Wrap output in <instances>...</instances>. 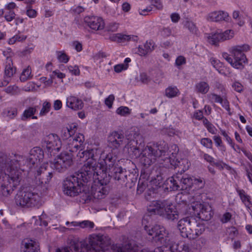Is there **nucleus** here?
I'll return each mask as SVG.
<instances>
[{"label": "nucleus", "instance_id": "1", "mask_svg": "<svg viewBox=\"0 0 252 252\" xmlns=\"http://www.w3.org/2000/svg\"><path fill=\"white\" fill-rule=\"evenodd\" d=\"M70 248L74 252H138V246L134 241L127 240L123 246L111 244V239L107 236L94 234L90 236L89 243L74 239L71 242Z\"/></svg>", "mask_w": 252, "mask_h": 252}, {"label": "nucleus", "instance_id": "2", "mask_svg": "<svg viewBox=\"0 0 252 252\" xmlns=\"http://www.w3.org/2000/svg\"><path fill=\"white\" fill-rule=\"evenodd\" d=\"M41 186L35 188H29L19 191L15 197V202L17 206L22 208L38 207L42 204V197L45 194L46 187L43 190Z\"/></svg>", "mask_w": 252, "mask_h": 252}, {"label": "nucleus", "instance_id": "3", "mask_svg": "<svg viewBox=\"0 0 252 252\" xmlns=\"http://www.w3.org/2000/svg\"><path fill=\"white\" fill-rule=\"evenodd\" d=\"M127 149H129V148ZM138 149H139L138 148ZM130 150H131L130 148ZM130 151L134 153L136 157L140 155V154L136 155V152H134L133 150L129 151V152H130ZM170 152V151H169L168 144L164 142L153 144L152 145H147L141 153L139 151V153H140V162L144 166L149 167L156 161L158 158L162 156L169 155Z\"/></svg>", "mask_w": 252, "mask_h": 252}, {"label": "nucleus", "instance_id": "4", "mask_svg": "<svg viewBox=\"0 0 252 252\" xmlns=\"http://www.w3.org/2000/svg\"><path fill=\"white\" fill-rule=\"evenodd\" d=\"M83 171L75 173L73 175L67 177L63 181V191L64 194L70 196L78 195L82 191L85 192V188L89 183V178ZM90 184L88 185V186Z\"/></svg>", "mask_w": 252, "mask_h": 252}, {"label": "nucleus", "instance_id": "5", "mask_svg": "<svg viewBox=\"0 0 252 252\" xmlns=\"http://www.w3.org/2000/svg\"><path fill=\"white\" fill-rule=\"evenodd\" d=\"M177 227L183 237L195 239L205 231V227L201 220L194 216L185 217L178 222Z\"/></svg>", "mask_w": 252, "mask_h": 252}, {"label": "nucleus", "instance_id": "6", "mask_svg": "<svg viewBox=\"0 0 252 252\" xmlns=\"http://www.w3.org/2000/svg\"><path fill=\"white\" fill-rule=\"evenodd\" d=\"M139 134L135 131H131L129 134L126 135L125 138L123 134L117 131L112 132L108 137V146L113 149H117L121 146L126 144L125 148H130L131 150H133L134 152H136V155H139V151L137 146L134 144H137L134 139Z\"/></svg>", "mask_w": 252, "mask_h": 252}, {"label": "nucleus", "instance_id": "7", "mask_svg": "<svg viewBox=\"0 0 252 252\" xmlns=\"http://www.w3.org/2000/svg\"><path fill=\"white\" fill-rule=\"evenodd\" d=\"M249 50L250 46L247 44L233 46L229 50L230 55L224 53L222 54V57L232 67L242 69L244 64L247 63L245 52Z\"/></svg>", "mask_w": 252, "mask_h": 252}, {"label": "nucleus", "instance_id": "8", "mask_svg": "<svg viewBox=\"0 0 252 252\" xmlns=\"http://www.w3.org/2000/svg\"><path fill=\"white\" fill-rule=\"evenodd\" d=\"M101 153L100 149L97 148L87 149L82 152H79L77 157L80 158H85L86 163L84 164L81 168L89 178L94 174L95 170L99 168L98 166V159Z\"/></svg>", "mask_w": 252, "mask_h": 252}, {"label": "nucleus", "instance_id": "9", "mask_svg": "<svg viewBox=\"0 0 252 252\" xmlns=\"http://www.w3.org/2000/svg\"><path fill=\"white\" fill-rule=\"evenodd\" d=\"M4 172L5 175L1 184L0 192L3 196H8L20 184L21 171L12 170L9 172Z\"/></svg>", "mask_w": 252, "mask_h": 252}, {"label": "nucleus", "instance_id": "10", "mask_svg": "<svg viewBox=\"0 0 252 252\" xmlns=\"http://www.w3.org/2000/svg\"><path fill=\"white\" fill-rule=\"evenodd\" d=\"M166 184L172 190H186L193 185V179L188 175L177 173L166 180Z\"/></svg>", "mask_w": 252, "mask_h": 252}, {"label": "nucleus", "instance_id": "11", "mask_svg": "<svg viewBox=\"0 0 252 252\" xmlns=\"http://www.w3.org/2000/svg\"><path fill=\"white\" fill-rule=\"evenodd\" d=\"M145 229L149 235L155 238L156 241H159L163 246L170 245L168 232L163 226L157 224L150 228L145 226Z\"/></svg>", "mask_w": 252, "mask_h": 252}, {"label": "nucleus", "instance_id": "12", "mask_svg": "<svg viewBox=\"0 0 252 252\" xmlns=\"http://www.w3.org/2000/svg\"><path fill=\"white\" fill-rule=\"evenodd\" d=\"M72 163L71 154L64 152L59 155L55 161L51 163V167L59 172H63L70 167Z\"/></svg>", "mask_w": 252, "mask_h": 252}, {"label": "nucleus", "instance_id": "13", "mask_svg": "<svg viewBox=\"0 0 252 252\" xmlns=\"http://www.w3.org/2000/svg\"><path fill=\"white\" fill-rule=\"evenodd\" d=\"M43 145L51 154H56L60 150L62 143L59 137L56 134H50L46 136L43 140Z\"/></svg>", "mask_w": 252, "mask_h": 252}, {"label": "nucleus", "instance_id": "14", "mask_svg": "<svg viewBox=\"0 0 252 252\" xmlns=\"http://www.w3.org/2000/svg\"><path fill=\"white\" fill-rule=\"evenodd\" d=\"M108 190L107 188L103 186L100 185L99 186H96L95 184L92 185L91 189L88 192L85 190L84 193L86 194L85 201H90L93 198L97 199H101L108 194Z\"/></svg>", "mask_w": 252, "mask_h": 252}, {"label": "nucleus", "instance_id": "15", "mask_svg": "<svg viewBox=\"0 0 252 252\" xmlns=\"http://www.w3.org/2000/svg\"><path fill=\"white\" fill-rule=\"evenodd\" d=\"M47 164H44L42 165L37 170L35 175V178L36 180V182L38 181L39 184L42 185H38L37 186H41L42 188H40L41 190H43L44 187H47L45 186L49 182L51 178H52V173L48 171L47 170ZM45 193L46 192L47 189L45 190Z\"/></svg>", "mask_w": 252, "mask_h": 252}, {"label": "nucleus", "instance_id": "16", "mask_svg": "<svg viewBox=\"0 0 252 252\" xmlns=\"http://www.w3.org/2000/svg\"><path fill=\"white\" fill-rule=\"evenodd\" d=\"M166 203L167 201L165 200L153 201L147 206V211L151 215H158L162 216Z\"/></svg>", "mask_w": 252, "mask_h": 252}, {"label": "nucleus", "instance_id": "17", "mask_svg": "<svg viewBox=\"0 0 252 252\" xmlns=\"http://www.w3.org/2000/svg\"><path fill=\"white\" fill-rule=\"evenodd\" d=\"M104 168H97V169L95 170V172L90 177L89 179V182H91L94 180H98V182L100 185L102 186L107 185L110 181L111 177L109 175H107L106 171L104 172Z\"/></svg>", "mask_w": 252, "mask_h": 252}, {"label": "nucleus", "instance_id": "18", "mask_svg": "<svg viewBox=\"0 0 252 252\" xmlns=\"http://www.w3.org/2000/svg\"><path fill=\"white\" fill-rule=\"evenodd\" d=\"M198 208L200 211L197 213V220H202L208 221L212 217V213L211 212V208L209 205H202L201 204H197L195 206H192V209L195 210V208Z\"/></svg>", "mask_w": 252, "mask_h": 252}, {"label": "nucleus", "instance_id": "19", "mask_svg": "<svg viewBox=\"0 0 252 252\" xmlns=\"http://www.w3.org/2000/svg\"><path fill=\"white\" fill-rule=\"evenodd\" d=\"M84 140V136L81 133H78L75 136L72 137L68 142V150L72 153L77 152L81 147Z\"/></svg>", "mask_w": 252, "mask_h": 252}, {"label": "nucleus", "instance_id": "20", "mask_svg": "<svg viewBox=\"0 0 252 252\" xmlns=\"http://www.w3.org/2000/svg\"><path fill=\"white\" fill-rule=\"evenodd\" d=\"M84 22L92 29L101 30L104 28V22L103 19L97 16H86Z\"/></svg>", "mask_w": 252, "mask_h": 252}, {"label": "nucleus", "instance_id": "21", "mask_svg": "<svg viewBox=\"0 0 252 252\" xmlns=\"http://www.w3.org/2000/svg\"><path fill=\"white\" fill-rule=\"evenodd\" d=\"M113 171V178L119 184L123 185L127 182L128 173L126 169L122 167H115Z\"/></svg>", "mask_w": 252, "mask_h": 252}, {"label": "nucleus", "instance_id": "22", "mask_svg": "<svg viewBox=\"0 0 252 252\" xmlns=\"http://www.w3.org/2000/svg\"><path fill=\"white\" fill-rule=\"evenodd\" d=\"M6 60V65L4 71L5 78L3 81L1 83L0 86H4L7 85L9 81L8 79L11 78L16 72V68L12 66V62L11 59L7 57Z\"/></svg>", "mask_w": 252, "mask_h": 252}, {"label": "nucleus", "instance_id": "23", "mask_svg": "<svg viewBox=\"0 0 252 252\" xmlns=\"http://www.w3.org/2000/svg\"><path fill=\"white\" fill-rule=\"evenodd\" d=\"M43 158L44 153L40 148L35 147L31 150L29 160L33 165L42 161Z\"/></svg>", "mask_w": 252, "mask_h": 252}, {"label": "nucleus", "instance_id": "24", "mask_svg": "<svg viewBox=\"0 0 252 252\" xmlns=\"http://www.w3.org/2000/svg\"><path fill=\"white\" fill-rule=\"evenodd\" d=\"M66 105L67 107L76 111L81 110L83 108L84 103L81 99L70 95L66 98Z\"/></svg>", "mask_w": 252, "mask_h": 252}, {"label": "nucleus", "instance_id": "25", "mask_svg": "<svg viewBox=\"0 0 252 252\" xmlns=\"http://www.w3.org/2000/svg\"><path fill=\"white\" fill-rule=\"evenodd\" d=\"M228 19V13L223 11L212 12L207 16V20L211 22H219L223 20L227 21Z\"/></svg>", "mask_w": 252, "mask_h": 252}, {"label": "nucleus", "instance_id": "26", "mask_svg": "<svg viewBox=\"0 0 252 252\" xmlns=\"http://www.w3.org/2000/svg\"><path fill=\"white\" fill-rule=\"evenodd\" d=\"M162 217L167 220H173L178 219L179 215L175 206L167 202Z\"/></svg>", "mask_w": 252, "mask_h": 252}, {"label": "nucleus", "instance_id": "27", "mask_svg": "<svg viewBox=\"0 0 252 252\" xmlns=\"http://www.w3.org/2000/svg\"><path fill=\"white\" fill-rule=\"evenodd\" d=\"M22 244L26 249L24 252H39V246L37 242L31 239H26L23 241Z\"/></svg>", "mask_w": 252, "mask_h": 252}, {"label": "nucleus", "instance_id": "28", "mask_svg": "<svg viewBox=\"0 0 252 252\" xmlns=\"http://www.w3.org/2000/svg\"><path fill=\"white\" fill-rule=\"evenodd\" d=\"M169 246L170 252H189L190 251V246L188 244L173 243Z\"/></svg>", "mask_w": 252, "mask_h": 252}, {"label": "nucleus", "instance_id": "29", "mask_svg": "<svg viewBox=\"0 0 252 252\" xmlns=\"http://www.w3.org/2000/svg\"><path fill=\"white\" fill-rule=\"evenodd\" d=\"M116 160L117 158L115 156L113 157L112 154L109 153L103 159L105 164L103 165L100 163V166L102 168L104 167L106 171L108 170H110L113 167Z\"/></svg>", "mask_w": 252, "mask_h": 252}, {"label": "nucleus", "instance_id": "30", "mask_svg": "<svg viewBox=\"0 0 252 252\" xmlns=\"http://www.w3.org/2000/svg\"><path fill=\"white\" fill-rule=\"evenodd\" d=\"M77 130V126L72 124L69 126L64 128L62 130V137L64 139L71 138L73 135L76 133Z\"/></svg>", "mask_w": 252, "mask_h": 252}, {"label": "nucleus", "instance_id": "31", "mask_svg": "<svg viewBox=\"0 0 252 252\" xmlns=\"http://www.w3.org/2000/svg\"><path fill=\"white\" fill-rule=\"evenodd\" d=\"M194 89L197 93L205 94L209 92L210 86L207 82L202 81L195 84Z\"/></svg>", "mask_w": 252, "mask_h": 252}, {"label": "nucleus", "instance_id": "32", "mask_svg": "<svg viewBox=\"0 0 252 252\" xmlns=\"http://www.w3.org/2000/svg\"><path fill=\"white\" fill-rule=\"evenodd\" d=\"M38 106H33L27 107L24 111L21 116V120L22 121H26L33 116L37 111Z\"/></svg>", "mask_w": 252, "mask_h": 252}, {"label": "nucleus", "instance_id": "33", "mask_svg": "<svg viewBox=\"0 0 252 252\" xmlns=\"http://www.w3.org/2000/svg\"><path fill=\"white\" fill-rule=\"evenodd\" d=\"M210 97L213 99L215 102L221 104V106L226 110H229L228 101L226 99L223 98V97H221L215 94H212L210 95Z\"/></svg>", "mask_w": 252, "mask_h": 252}, {"label": "nucleus", "instance_id": "34", "mask_svg": "<svg viewBox=\"0 0 252 252\" xmlns=\"http://www.w3.org/2000/svg\"><path fill=\"white\" fill-rule=\"evenodd\" d=\"M153 49L152 44L150 42L147 41L144 44L140 45L138 48V52L141 56H145Z\"/></svg>", "mask_w": 252, "mask_h": 252}, {"label": "nucleus", "instance_id": "35", "mask_svg": "<svg viewBox=\"0 0 252 252\" xmlns=\"http://www.w3.org/2000/svg\"><path fill=\"white\" fill-rule=\"evenodd\" d=\"M221 36L220 32L211 33L208 36V42L212 45H216L218 42L222 41Z\"/></svg>", "mask_w": 252, "mask_h": 252}, {"label": "nucleus", "instance_id": "36", "mask_svg": "<svg viewBox=\"0 0 252 252\" xmlns=\"http://www.w3.org/2000/svg\"><path fill=\"white\" fill-rule=\"evenodd\" d=\"M129 35L123 34L121 33L114 34L110 36V39L113 41L121 42L124 41L129 40Z\"/></svg>", "mask_w": 252, "mask_h": 252}, {"label": "nucleus", "instance_id": "37", "mask_svg": "<svg viewBox=\"0 0 252 252\" xmlns=\"http://www.w3.org/2000/svg\"><path fill=\"white\" fill-rule=\"evenodd\" d=\"M71 224L73 226H79L81 228L88 227L90 228H92L94 226V223L89 220H84L82 222L72 221L71 222Z\"/></svg>", "mask_w": 252, "mask_h": 252}, {"label": "nucleus", "instance_id": "38", "mask_svg": "<svg viewBox=\"0 0 252 252\" xmlns=\"http://www.w3.org/2000/svg\"><path fill=\"white\" fill-rule=\"evenodd\" d=\"M31 69L29 67L24 69L22 71L20 77V79L22 82L26 81L31 79L32 77L31 75Z\"/></svg>", "mask_w": 252, "mask_h": 252}, {"label": "nucleus", "instance_id": "39", "mask_svg": "<svg viewBox=\"0 0 252 252\" xmlns=\"http://www.w3.org/2000/svg\"><path fill=\"white\" fill-rule=\"evenodd\" d=\"M179 91L176 87H169L165 90L166 96L169 98H172L177 96Z\"/></svg>", "mask_w": 252, "mask_h": 252}, {"label": "nucleus", "instance_id": "40", "mask_svg": "<svg viewBox=\"0 0 252 252\" xmlns=\"http://www.w3.org/2000/svg\"><path fill=\"white\" fill-rule=\"evenodd\" d=\"M207 239L204 237H200L194 243V248L196 250H200L206 245Z\"/></svg>", "mask_w": 252, "mask_h": 252}, {"label": "nucleus", "instance_id": "41", "mask_svg": "<svg viewBox=\"0 0 252 252\" xmlns=\"http://www.w3.org/2000/svg\"><path fill=\"white\" fill-rule=\"evenodd\" d=\"M185 26L192 33L195 34L197 33L198 29L195 24L192 21H187Z\"/></svg>", "mask_w": 252, "mask_h": 252}, {"label": "nucleus", "instance_id": "42", "mask_svg": "<svg viewBox=\"0 0 252 252\" xmlns=\"http://www.w3.org/2000/svg\"><path fill=\"white\" fill-rule=\"evenodd\" d=\"M116 113L122 116H126L130 114L131 110L127 107L121 106L117 109Z\"/></svg>", "mask_w": 252, "mask_h": 252}, {"label": "nucleus", "instance_id": "43", "mask_svg": "<svg viewBox=\"0 0 252 252\" xmlns=\"http://www.w3.org/2000/svg\"><path fill=\"white\" fill-rule=\"evenodd\" d=\"M27 38V36L21 34H16L10 38L8 41L9 44H13L16 41H23Z\"/></svg>", "mask_w": 252, "mask_h": 252}, {"label": "nucleus", "instance_id": "44", "mask_svg": "<svg viewBox=\"0 0 252 252\" xmlns=\"http://www.w3.org/2000/svg\"><path fill=\"white\" fill-rule=\"evenodd\" d=\"M51 108V104L49 102L45 101L43 103L42 108L39 113V115L40 116H45L47 113H48Z\"/></svg>", "mask_w": 252, "mask_h": 252}, {"label": "nucleus", "instance_id": "45", "mask_svg": "<svg viewBox=\"0 0 252 252\" xmlns=\"http://www.w3.org/2000/svg\"><path fill=\"white\" fill-rule=\"evenodd\" d=\"M236 191L243 203L251 199V197L246 193L244 190L237 189Z\"/></svg>", "mask_w": 252, "mask_h": 252}, {"label": "nucleus", "instance_id": "46", "mask_svg": "<svg viewBox=\"0 0 252 252\" xmlns=\"http://www.w3.org/2000/svg\"><path fill=\"white\" fill-rule=\"evenodd\" d=\"M57 53V58L60 62L66 63L69 60V57L64 52L58 51Z\"/></svg>", "mask_w": 252, "mask_h": 252}, {"label": "nucleus", "instance_id": "47", "mask_svg": "<svg viewBox=\"0 0 252 252\" xmlns=\"http://www.w3.org/2000/svg\"><path fill=\"white\" fill-rule=\"evenodd\" d=\"M220 34L221 35L222 41L232 38L234 35V33L231 30H226L224 32H220Z\"/></svg>", "mask_w": 252, "mask_h": 252}, {"label": "nucleus", "instance_id": "48", "mask_svg": "<svg viewBox=\"0 0 252 252\" xmlns=\"http://www.w3.org/2000/svg\"><path fill=\"white\" fill-rule=\"evenodd\" d=\"M147 186V184L146 182L143 181H141L140 180H139L138 182L137 189V191L138 193H142L146 189Z\"/></svg>", "mask_w": 252, "mask_h": 252}, {"label": "nucleus", "instance_id": "49", "mask_svg": "<svg viewBox=\"0 0 252 252\" xmlns=\"http://www.w3.org/2000/svg\"><path fill=\"white\" fill-rule=\"evenodd\" d=\"M4 91L7 94L15 95L18 93V88L15 86H10L5 88Z\"/></svg>", "mask_w": 252, "mask_h": 252}, {"label": "nucleus", "instance_id": "50", "mask_svg": "<svg viewBox=\"0 0 252 252\" xmlns=\"http://www.w3.org/2000/svg\"><path fill=\"white\" fill-rule=\"evenodd\" d=\"M38 220H37L36 223L39 225H43L44 226H47L48 225V222L46 220H44L46 218L45 214H42L41 215L38 217Z\"/></svg>", "mask_w": 252, "mask_h": 252}, {"label": "nucleus", "instance_id": "51", "mask_svg": "<svg viewBox=\"0 0 252 252\" xmlns=\"http://www.w3.org/2000/svg\"><path fill=\"white\" fill-rule=\"evenodd\" d=\"M201 144L207 148H212L213 142L212 140L208 138H204L201 140Z\"/></svg>", "mask_w": 252, "mask_h": 252}, {"label": "nucleus", "instance_id": "52", "mask_svg": "<svg viewBox=\"0 0 252 252\" xmlns=\"http://www.w3.org/2000/svg\"><path fill=\"white\" fill-rule=\"evenodd\" d=\"M128 65L125 64H118L114 66V70L117 73H120L123 70H126L128 68Z\"/></svg>", "mask_w": 252, "mask_h": 252}, {"label": "nucleus", "instance_id": "53", "mask_svg": "<svg viewBox=\"0 0 252 252\" xmlns=\"http://www.w3.org/2000/svg\"><path fill=\"white\" fill-rule=\"evenodd\" d=\"M213 139L214 140L216 145L217 147H220L221 150H223L224 151L225 150V147L222 145V142L220 137L219 136H214L213 137Z\"/></svg>", "mask_w": 252, "mask_h": 252}, {"label": "nucleus", "instance_id": "54", "mask_svg": "<svg viewBox=\"0 0 252 252\" xmlns=\"http://www.w3.org/2000/svg\"><path fill=\"white\" fill-rule=\"evenodd\" d=\"M221 134L225 138L226 140L230 144L231 146L234 149V150L235 151H237V150L235 148V144L232 142V139L227 135L225 131L222 130Z\"/></svg>", "mask_w": 252, "mask_h": 252}, {"label": "nucleus", "instance_id": "55", "mask_svg": "<svg viewBox=\"0 0 252 252\" xmlns=\"http://www.w3.org/2000/svg\"><path fill=\"white\" fill-rule=\"evenodd\" d=\"M115 97L113 94H110L105 99V104L109 108H111Z\"/></svg>", "mask_w": 252, "mask_h": 252}, {"label": "nucleus", "instance_id": "56", "mask_svg": "<svg viewBox=\"0 0 252 252\" xmlns=\"http://www.w3.org/2000/svg\"><path fill=\"white\" fill-rule=\"evenodd\" d=\"M232 87L235 91L239 93L241 92L243 90V85L239 82H235Z\"/></svg>", "mask_w": 252, "mask_h": 252}, {"label": "nucleus", "instance_id": "57", "mask_svg": "<svg viewBox=\"0 0 252 252\" xmlns=\"http://www.w3.org/2000/svg\"><path fill=\"white\" fill-rule=\"evenodd\" d=\"M139 81H141L143 84H147L149 82L150 79L146 73H142L139 76Z\"/></svg>", "mask_w": 252, "mask_h": 252}, {"label": "nucleus", "instance_id": "58", "mask_svg": "<svg viewBox=\"0 0 252 252\" xmlns=\"http://www.w3.org/2000/svg\"><path fill=\"white\" fill-rule=\"evenodd\" d=\"M210 61L214 67L217 70H219V68L221 66L220 62L214 58H211Z\"/></svg>", "mask_w": 252, "mask_h": 252}, {"label": "nucleus", "instance_id": "59", "mask_svg": "<svg viewBox=\"0 0 252 252\" xmlns=\"http://www.w3.org/2000/svg\"><path fill=\"white\" fill-rule=\"evenodd\" d=\"M70 72L75 75H78L80 73V70L78 67L76 65L75 66H69L68 67Z\"/></svg>", "mask_w": 252, "mask_h": 252}, {"label": "nucleus", "instance_id": "60", "mask_svg": "<svg viewBox=\"0 0 252 252\" xmlns=\"http://www.w3.org/2000/svg\"><path fill=\"white\" fill-rule=\"evenodd\" d=\"M231 217L232 215L230 213L226 212L223 215L220 220L222 223H226L230 220Z\"/></svg>", "mask_w": 252, "mask_h": 252}, {"label": "nucleus", "instance_id": "61", "mask_svg": "<svg viewBox=\"0 0 252 252\" xmlns=\"http://www.w3.org/2000/svg\"><path fill=\"white\" fill-rule=\"evenodd\" d=\"M15 14L13 11L10 10L9 12L7 14H5L4 17L5 20L7 22H10L12 20H13L14 19H15Z\"/></svg>", "mask_w": 252, "mask_h": 252}, {"label": "nucleus", "instance_id": "62", "mask_svg": "<svg viewBox=\"0 0 252 252\" xmlns=\"http://www.w3.org/2000/svg\"><path fill=\"white\" fill-rule=\"evenodd\" d=\"M118 27H119L118 24L116 23H112L109 24L108 25L107 28V30L108 31L114 32H116L117 30Z\"/></svg>", "mask_w": 252, "mask_h": 252}, {"label": "nucleus", "instance_id": "63", "mask_svg": "<svg viewBox=\"0 0 252 252\" xmlns=\"http://www.w3.org/2000/svg\"><path fill=\"white\" fill-rule=\"evenodd\" d=\"M154 6L158 10H161L163 8V4L160 0H152Z\"/></svg>", "mask_w": 252, "mask_h": 252}, {"label": "nucleus", "instance_id": "64", "mask_svg": "<svg viewBox=\"0 0 252 252\" xmlns=\"http://www.w3.org/2000/svg\"><path fill=\"white\" fill-rule=\"evenodd\" d=\"M26 14L30 18H35L37 15V12L34 9L29 8L27 10Z\"/></svg>", "mask_w": 252, "mask_h": 252}]
</instances>
